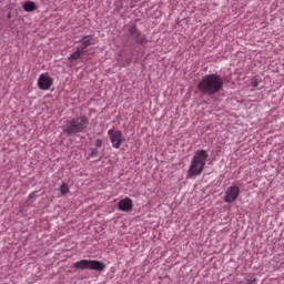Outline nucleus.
Masks as SVG:
<instances>
[{"label": "nucleus", "mask_w": 284, "mask_h": 284, "mask_svg": "<svg viewBox=\"0 0 284 284\" xmlns=\"http://www.w3.org/2000/svg\"><path fill=\"white\" fill-rule=\"evenodd\" d=\"M223 78L216 73L206 74L202 78V80L197 83V90L202 94H207L212 97L217 94L223 90Z\"/></svg>", "instance_id": "1"}, {"label": "nucleus", "mask_w": 284, "mask_h": 284, "mask_svg": "<svg viewBox=\"0 0 284 284\" xmlns=\"http://www.w3.org/2000/svg\"><path fill=\"white\" fill-rule=\"evenodd\" d=\"M90 125V119L85 115H80L77 118L69 119L61 126L63 134L68 136H73V134H82L88 130Z\"/></svg>", "instance_id": "2"}, {"label": "nucleus", "mask_w": 284, "mask_h": 284, "mask_svg": "<svg viewBox=\"0 0 284 284\" xmlns=\"http://www.w3.org/2000/svg\"><path fill=\"white\" fill-rule=\"evenodd\" d=\"M209 156L210 154H207V151L205 150L195 151L187 170V179H196V176L203 174Z\"/></svg>", "instance_id": "3"}, {"label": "nucleus", "mask_w": 284, "mask_h": 284, "mask_svg": "<svg viewBox=\"0 0 284 284\" xmlns=\"http://www.w3.org/2000/svg\"><path fill=\"white\" fill-rule=\"evenodd\" d=\"M90 45H92V36H84L81 41L78 42L74 52L68 58L71 67L77 65V61L85 57V49L90 48Z\"/></svg>", "instance_id": "4"}, {"label": "nucleus", "mask_w": 284, "mask_h": 284, "mask_svg": "<svg viewBox=\"0 0 284 284\" xmlns=\"http://www.w3.org/2000/svg\"><path fill=\"white\" fill-rule=\"evenodd\" d=\"M74 270H93L95 272H103L105 263L97 260H81L73 263Z\"/></svg>", "instance_id": "5"}, {"label": "nucleus", "mask_w": 284, "mask_h": 284, "mask_svg": "<svg viewBox=\"0 0 284 284\" xmlns=\"http://www.w3.org/2000/svg\"><path fill=\"white\" fill-rule=\"evenodd\" d=\"M108 136L110 139L112 148H114L115 150H119V148H121V145H123V142L125 141V138H123V133L119 130H109Z\"/></svg>", "instance_id": "6"}, {"label": "nucleus", "mask_w": 284, "mask_h": 284, "mask_svg": "<svg viewBox=\"0 0 284 284\" xmlns=\"http://www.w3.org/2000/svg\"><path fill=\"white\" fill-rule=\"evenodd\" d=\"M240 194L241 189L239 186H229L224 195V203H234Z\"/></svg>", "instance_id": "7"}, {"label": "nucleus", "mask_w": 284, "mask_h": 284, "mask_svg": "<svg viewBox=\"0 0 284 284\" xmlns=\"http://www.w3.org/2000/svg\"><path fill=\"white\" fill-rule=\"evenodd\" d=\"M52 83H54V80L48 73H41L38 78L39 90H50Z\"/></svg>", "instance_id": "8"}, {"label": "nucleus", "mask_w": 284, "mask_h": 284, "mask_svg": "<svg viewBox=\"0 0 284 284\" xmlns=\"http://www.w3.org/2000/svg\"><path fill=\"white\" fill-rule=\"evenodd\" d=\"M132 207H133L132 199H130V197L120 200L118 203V210H120V212H130V210H132Z\"/></svg>", "instance_id": "9"}, {"label": "nucleus", "mask_w": 284, "mask_h": 284, "mask_svg": "<svg viewBox=\"0 0 284 284\" xmlns=\"http://www.w3.org/2000/svg\"><path fill=\"white\" fill-rule=\"evenodd\" d=\"M130 34L135 39L136 43H145V36H143L135 26L130 29Z\"/></svg>", "instance_id": "10"}, {"label": "nucleus", "mask_w": 284, "mask_h": 284, "mask_svg": "<svg viewBox=\"0 0 284 284\" xmlns=\"http://www.w3.org/2000/svg\"><path fill=\"white\" fill-rule=\"evenodd\" d=\"M130 34L135 39L136 43H145V36H143L135 26L130 29Z\"/></svg>", "instance_id": "11"}, {"label": "nucleus", "mask_w": 284, "mask_h": 284, "mask_svg": "<svg viewBox=\"0 0 284 284\" xmlns=\"http://www.w3.org/2000/svg\"><path fill=\"white\" fill-rule=\"evenodd\" d=\"M24 12H34L37 10V4L32 1H27L23 4Z\"/></svg>", "instance_id": "12"}, {"label": "nucleus", "mask_w": 284, "mask_h": 284, "mask_svg": "<svg viewBox=\"0 0 284 284\" xmlns=\"http://www.w3.org/2000/svg\"><path fill=\"white\" fill-rule=\"evenodd\" d=\"M68 192H70V186H68V184L62 183V185L60 186V194H68Z\"/></svg>", "instance_id": "13"}, {"label": "nucleus", "mask_w": 284, "mask_h": 284, "mask_svg": "<svg viewBox=\"0 0 284 284\" xmlns=\"http://www.w3.org/2000/svg\"><path fill=\"white\" fill-rule=\"evenodd\" d=\"M97 156H99V150L98 149H91L89 158L90 159H97Z\"/></svg>", "instance_id": "14"}, {"label": "nucleus", "mask_w": 284, "mask_h": 284, "mask_svg": "<svg viewBox=\"0 0 284 284\" xmlns=\"http://www.w3.org/2000/svg\"><path fill=\"white\" fill-rule=\"evenodd\" d=\"M95 148H101L103 145V141L101 139L95 140L94 142Z\"/></svg>", "instance_id": "15"}, {"label": "nucleus", "mask_w": 284, "mask_h": 284, "mask_svg": "<svg viewBox=\"0 0 284 284\" xmlns=\"http://www.w3.org/2000/svg\"><path fill=\"white\" fill-rule=\"evenodd\" d=\"M251 85H252V88H258V81L253 80V81L251 82Z\"/></svg>", "instance_id": "16"}, {"label": "nucleus", "mask_w": 284, "mask_h": 284, "mask_svg": "<svg viewBox=\"0 0 284 284\" xmlns=\"http://www.w3.org/2000/svg\"><path fill=\"white\" fill-rule=\"evenodd\" d=\"M29 199H34V193H30Z\"/></svg>", "instance_id": "17"}, {"label": "nucleus", "mask_w": 284, "mask_h": 284, "mask_svg": "<svg viewBox=\"0 0 284 284\" xmlns=\"http://www.w3.org/2000/svg\"><path fill=\"white\" fill-rule=\"evenodd\" d=\"M10 17H11V16L9 14V16H8V19H10Z\"/></svg>", "instance_id": "18"}]
</instances>
